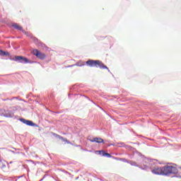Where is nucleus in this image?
Wrapping results in <instances>:
<instances>
[{
	"label": "nucleus",
	"mask_w": 181,
	"mask_h": 181,
	"mask_svg": "<svg viewBox=\"0 0 181 181\" xmlns=\"http://www.w3.org/2000/svg\"><path fill=\"white\" fill-rule=\"evenodd\" d=\"M163 173L166 176H170V175H175L176 177H181V174H177V168L172 165H166L163 167Z\"/></svg>",
	"instance_id": "1"
},
{
	"label": "nucleus",
	"mask_w": 181,
	"mask_h": 181,
	"mask_svg": "<svg viewBox=\"0 0 181 181\" xmlns=\"http://www.w3.org/2000/svg\"><path fill=\"white\" fill-rule=\"evenodd\" d=\"M86 64L88 66H90V67H97L98 66L100 69H108V67H107V66L104 65V64L98 60L94 61L93 59H89L86 62Z\"/></svg>",
	"instance_id": "2"
},
{
	"label": "nucleus",
	"mask_w": 181,
	"mask_h": 181,
	"mask_svg": "<svg viewBox=\"0 0 181 181\" xmlns=\"http://www.w3.org/2000/svg\"><path fill=\"white\" fill-rule=\"evenodd\" d=\"M10 60H13L14 62H18V63H23L26 64L30 63V61L28 58L22 56H16L15 58H10Z\"/></svg>",
	"instance_id": "3"
},
{
	"label": "nucleus",
	"mask_w": 181,
	"mask_h": 181,
	"mask_svg": "<svg viewBox=\"0 0 181 181\" xmlns=\"http://www.w3.org/2000/svg\"><path fill=\"white\" fill-rule=\"evenodd\" d=\"M33 54H34V56H36L37 59H40L41 60H43L46 57V55H45V54L40 52L37 49L33 50Z\"/></svg>",
	"instance_id": "4"
},
{
	"label": "nucleus",
	"mask_w": 181,
	"mask_h": 181,
	"mask_svg": "<svg viewBox=\"0 0 181 181\" xmlns=\"http://www.w3.org/2000/svg\"><path fill=\"white\" fill-rule=\"evenodd\" d=\"M151 172L154 175H163V168L156 167Z\"/></svg>",
	"instance_id": "5"
},
{
	"label": "nucleus",
	"mask_w": 181,
	"mask_h": 181,
	"mask_svg": "<svg viewBox=\"0 0 181 181\" xmlns=\"http://www.w3.org/2000/svg\"><path fill=\"white\" fill-rule=\"evenodd\" d=\"M21 122H23V124H25V125H29V127H35V123L30 120H26L23 118L20 119Z\"/></svg>",
	"instance_id": "6"
},
{
	"label": "nucleus",
	"mask_w": 181,
	"mask_h": 181,
	"mask_svg": "<svg viewBox=\"0 0 181 181\" xmlns=\"http://www.w3.org/2000/svg\"><path fill=\"white\" fill-rule=\"evenodd\" d=\"M90 142H96V144H104V139L98 137H95L93 139H88Z\"/></svg>",
	"instance_id": "7"
},
{
	"label": "nucleus",
	"mask_w": 181,
	"mask_h": 181,
	"mask_svg": "<svg viewBox=\"0 0 181 181\" xmlns=\"http://www.w3.org/2000/svg\"><path fill=\"white\" fill-rule=\"evenodd\" d=\"M4 117H6L7 118H12L13 117V112L7 110L4 113Z\"/></svg>",
	"instance_id": "8"
},
{
	"label": "nucleus",
	"mask_w": 181,
	"mask_h": 181,
	"mask_svg": "<svg viewBox=\"0 0 181 181\" xmlns=\"http://www.w3.org/2000/svg\"><path fill=\"white\" fill-rule=\"evenodd\" d=\"M100 154L102 155V156H107V158H111V154L108 153H105L103 151H99Z\"/></svg>",
	"instance_id": "9"
},
{
	"label": "nucleus",
	"mask_w": 181,
	"mask_h": 181,
	"mask_svg": "<svg viewBox=\"0 0 181 181\" xmlns=\"http://www.w3.org/2000/svg\"><path fill=\"white\" fill-rule=\"evenodd\" d=\"M13 28L14 29H17L18 30H22V27L21 25H18L17 23L13 24Z\"/></svg>",
	"instance_id": "10"
},
{
	"label": "nucleus",
	"mask_w": 181,
	"mask_h": 181,
	"mask_svg": "<svg viewBox=\"0 0 181 181\" xmlns=\"http://www.w3.org/2000/svg\"><path fill=\"white\" fill-rule=\"evenodd\" d=\"M0 56H10L9 52L0 50Z\"/></svg>",
	"instance_id": "11"
},
{
	"label": "nucleus",
	"mask_w": 181,
	"mask_h": 181,
	"mask_svg": "<svg viewBox=\"0 0 181 181\" xmlns=\"http://www.w3.org/2000/svg\"><path fill=\"white\" fill-rule=\"evenodd\" d=\"M60 139L62 141H63V142H66V144H70V141H69V140H67V139H64L63 137H60Z\"/></svg>",
	"instance_id": "12"
},
{
	"label": "nucleus",
	"mask_w": 181,
	"mask_h": 181,
	"mask_svg": "<svg viewBox=\"0 0 181 181\" xmlns=\"http://www.w3.org/2000/svg\"><path fill=\"white\" fill-rule=\"evenodd\" d=\"M76 66H85V64H80V63H78L76 64Z\"/></svg>",
	"instance_id": "13"
},
{
	"label": "nucleus",
	"mask_w": 181,
	"mask_h": 181,
	"mask_svg": "<svg viewBox=\"0 0 181 181\" xmlns=\"http://www.w3.org/2000/svg\"><path fill=\"white\" fill-rule=\"evenodd\" d=\"M57 138H59V139H60V138H63V136H62L60 135H57Z\"/></svg>",
	"instance_id": "14"
},
{
	"label": "nucleus",
	"mask_w": 181,
	"mask_h": 181,
	"mask_svg": "<svg viewBox=\"0 0 181 181\" xmlns=\"http://www.w3.org/2000/svg\"><path fill=\"white\" fill-rule=\"evenodd\" d=\"M122 160H123L124 162H127V160H125L124 158H123Z\"/></svg>",
	"instance_id": "15"
},
{
	"label": "nucleus",
	"mask_w": 181,
	"mask_h": 181,
	"mask_svg": "<svg viewBox=\"0 0 181 181\" xmlns=\"http://www.w3.org/2000/svg\"><path fill=\"white\" fill-rule=\"evenodd\" d=\"M131 165H135V163L132 162V163H131Z\"/></svg>",
	"instance_id": "16"
}]
</instances>
